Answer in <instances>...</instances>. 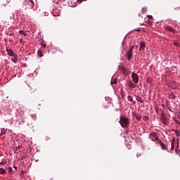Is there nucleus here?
Returning <instances> with one entry per match:
<instances>
[{"label": "nucleus", "mask_w": 180, "mask_h": 180, "mask_svg": "<svg viewBox=\"0 0 180 180\" xmlns=\"http://www.w3.org/2000/svg\"><path fill=\"white\" fill-rule=\"evenodd\" d=\"M119 123L121 124L122 127H129V124H130V121L129 120V118L121 116Z\"/></svg>", "instance_id": "1"}, {"label": "nucleus", "mask_w": 180, "mask_h": 180, "mask_svg": "<svg viewBox=\"0 0 180 180\" xmlns=\"http://www.w3.org/2000/svg\"><path fill=\"white\" fill-rule=\"evenodd\" d=\"M23 5L27 6L28 9H33V8H34V1H33V0H25Z\"/></svg>", "instance_id": "2"}, {"label": "nucleus", "mask_w": 180, "mask_h": 180, "mask_svg": "<svg viewBox=\"0 0 180 180\" xmlns=\"http://www.w3.org/2000/svg\"><path fill=\"white\" fill-rule=\"evenodd\" d=\"M149 139L151 140V141H156L158 144L160 141V139H158V134H157V132H151L149 134Z\"/></svg>", "instance_id": "3"}, {"label": "nucleus", "mask_w": 180, "mask_h": 180, "mask_svg": "<svg viewBox=\"0 0 180 180\" xmlns=\"http://www.w3.org/2000/svg\"><path fill=\"white\" fill-rule=\"evenodd\" d=\"M134 47H136V46H132L131 48L127 52V57L129 61H130L133 57V49H134Z\"/></svg>", "instance_id": "4"}, {"label": "nucleus", "mask_w": 180, "mask_h": 180, "mask_svg": "<svg viewBox=\"0 0 180 180\" xmlns=\"http://www.w3.org/2000/svg\"><path fill=\"white\" fill-rule=\"evenodd\" d=\"M132 81L134 84L139 83V75L134 72L131 73Z\"/></svg>", "instance_id": "5"}, {"label": "nucleus", "mask_w": 180, "mask_h": 180, "mask_svg": "<svg viewBox=\"0 0 180 180\" xmlns=\"http://www.w3.org/2000/svg\"><path fill=\"white\" fill-rule=\"evenodd\" d=\"M6 51L9 57H16L17 56V54L11 49H6Z\"/></svg>", "instance_id": "6"}, {"label": "nucleus", "mask_w": 180, "mask_h": 180, "mask_svg": "<svg viewBox=\"0 0 180 180\" xmlns=\"http://www.w3.org/2000/svg\"><path fill=\"white\" fill-rule=\"evenodd\" d=\"M144 49H146V42L141 41L139 44V50L140 51H144Z\"/></svg>", "instance_id": "7"}, {"label": "nucleus", "mask_w": 180, "mask_h": 180, "mask_svg": "<svg viewBox=\"0 0 180 180\" xmlns=\"http://www.w3.org/2000/svg\"><path fill=\"white\" fill-rule=\"evenodd\" d=\"M160 122L162 123V124H164V126H167V124H168V122H167V117H162L160 118Z\"/></svg>", "instance_id": "8"}, {"label": "nucleus", "mask_w": 180, "mask_h": 180, "mask_svg": "<svg viewBox=\"0 0 180 180\" xmlns=\"http://www.w3.org/2000/svg\"><path fill=\"white\" fill-rule=\"evenodd\" d=\"M165 29H166V30H169V32L175 33V30H174V28H172V27H171L169 25H165Z\"/></svg>", "instance_id": "9"}, {"label": "nucleus", "mask_w": 180, "mask_h": 180, "mask_svg": "<svg viewBox=\"0 0 180 180\" xmlns=\"http://www.w3.org/2000/svg\"><path fill=\"white\" fill-rule=\"evenodd\" d=\"M69 6L72 8H75V6H77V1L75 0H71L69 3Z\"/></svg>", "instance_id": "10"}, {"label": "nucleus", "mask_w": 180, "mask_h": 180, "mask_svg": "<svg viewBox=\"0 0 180 180\" xmlns=\"http://www.w3.org/2000/svg\"><path fill=\"white\" fill-rule=\"evenodd\" d=\"M129 88H131V89H133L136 86V83H134L133 82H131V80H130L129 82Z\"/></svg>", "instance_id": "11"}, {"label": "nucleus", "mask_w": 180, "mask_h": 180, "mask_svg": "<svg viewBox=\"0 0 180 180\" xmlns=\"http://www.w3.org/2000/svg\"><path fill=\"white\" fill-rule=\"evenodd\" d=\"M158 144H160V146L162 150H167V148H165V147H166V146H165V144H164V143L161 141V140L158 141Z\"/></svg>", "instance_id": "12"}, {"label": "nucleus", "mask_w": 180, "mask_h": 180, "mask_svg": "<svg viewBox=\"0 0 180 180\" xmlns=\"http://www.w3.org/2000/svg\"><path fill=\"white\" fill-rule=\"evenodd\" d=\"M175 143H176L175 139H173L172 140V143H171V150H174V149L175 148Z\"/></svg>", "instance_id": "13"}, {"label": "nucleus", "mask_w": 180, "mask_h": 180, "mask_svg": "<svg viewBox=\"0 0 180 180\" xmlns=\"http://www.w3.org/2000/svg\"><path fill=\"white\" fill-rule=\"evenodd\" d=\"M11 61L14 63V64H16V63H18V55L13 56V58H11Z\"/></svg>", "instance_id": "14"}, {"label": "nucleus", "mask_w": 180, "mask_h": 180, "mask_svg": "<svg viewBox=\"0 0 180 180\" xmlns=\"http://www.w3.org/2000/svg\"><path fill=\"white\" fill-rule=\"evenodd\" d=\"M127 99L129 102H132V105H136V101H133V97H131V96H128Z\"/></svg>", "instance_id": "15"}, {"label": "nucleus", "mask_w": 180, "mask_h": 180, "mask_svg": "<svg viewBox=\"0 0 180 180\" xmlns=\"http://www.w3.org/2000/svg\"><path fill=\"white\" fill-rule=\"evenodd\" d=\"M111 85H114L115 84H117V78H113L112 77L111 82H110Z\"/></svg>", "instance_id": "16"}, {"label": "nucleus", "mask_w": 180, "mask_h": 180, "mask_svg": "<svg viewBox=\"0 0 180 180\" xmlns=\"http://www.w3.org/2000/svg\"><path fill=\"white\" fill-rule=\"evenodd\" d=\"M6 174V169L0 167V175H5Z\"/></svg>", "instance_id": "17"}, {"label": "nucleus", "mask_w": 180, "mask_h": 180, "mask_svg": "<svg viewBox=\"0 0 180 180\" xmlns=\"http://www.w3.org/2000/svg\"><path fill=\"white\" fill-rule=\"evenodd\" d=\"M136 101L137 102H140V103H144V100H143V98H141L140 96H136Z\"/></svg>", "instance_id": "18"}, {"label": "nucleus", "mask_w": 180, "mask_h": 180, "mask_svg": "<svg viewBox=\"0 0 180 180\" xmlns=\"http://www.w3.org/2000/svg\"><path fill=\"white\" fill-rule=\"evenodd\" d=\"M37 54H38L39 57H43V56H44L43 54V51L41 49L38 50Z\"/></svg>", "instance_id": "19"}, {"label": "nucleus", "mask_w": 180, "mask_h": 180, "mask_svg": "<svg viewBox=\"0 0 180 180\" xmlns=\"http://www.w3.org/2000/svg\"><path fill=\"white\" fill-rule=\"evenodd\" d=\"M8 172H9V174H11V175H13V174L15 173V171H13V169L12 167H9Z\"/></svg>", "instance_id": "20"}, {"label": "nucleus", "mask_w": 180, "mask_h": 180, "mask_svg": "<svg viewBox=\"0 0 180 180\" xmlns=\"http://www.w3.org/2000/svg\"><path fill=\"white\" fill-rule=\"evenodd\" d=\"M20 34H22L23 36H27V34H26V32L23 30H20L19 31Z\"/></svg>", "instance_id": "21"}, {"label": "nucleus", "mask_w": 180, "mask_h": 180, "mask_svg": "<svg viewBox=\"0 0 180 180\" xmlns=\"http://www.w3.org/2000/svg\"><path fill=\"white\" fill-rule=\"evenodd\" d=\"M135 117L136 119V120L139 122L140 120H141V117L139 116V115H135Z\"/></svg>", "instance_id": "22"}, {"label": "nucleus", "mask_w": 180, "mask_h": 180, "mask_svg": "<svg viewBox=\"0 0 180 180\" xmlns=\"http://www.w3.org/2000/svg\"><path fill=\"white\" fill-rule=\"evenodd\" d=\"M176 143H177V147H176V149H175V151H176V150H178V147H179V139H176Z\"/></svg>", "instance_id": "23"}, {"label": "nucleus", "mask_w": 180, "mask_h": 180, "mask_svg": "<svg viewBox=\"0 0 180 180\" xmlns=\"http://www.w3.org/2000/svg\"><path fill=\"white\" fill-rule=\"evenodd\" d=\"M141 12H142V13H144V12H147V8L143 7V8L141 9Z\"/></svg>", "instance_id": "24"}, {"label": "nucleus", "mask_w": 180, "mask_h": 180, "mask_svg": "<svg viewBox=\"0 0 180 180\" xmlns=\"http://www.w3.org/2000/svg\"><path fill=\"white\" fill-rule=\"evenodd\" d=\"M175 134H176V136L177 137H180V131H175Z\"/></svg>", "instance_id": "25"}, {"label": "nucleus", "mask_w": 180, "mask_h": 180, "mask_svg": "<svg viewBox=\"0 0 180 180\" xmlns=\"http://www.w3.org/2000/svg\"><path fill=\"white\" fill-rule=\"evenodd\" d=\"M143 120H145L146 122L147 120H148V117L147 116H144L143 117Z\"/></svg>", "instance_id": "26"}, {"label": "nucleus", "mask_w": 180, "mask_h": 180, "mask_svg": "<svg viewBox=\"0 0 180 180\" xmlns=\"http://www.w3.org/2000/svg\"><path fill=\"white\" fill-rule=\"evenodd\" d=\"M44 16H49V13L48 12H44Z\"/></svg>", "instance_id": "27"}, {"label": "nucleus", "mask_w": 180, "mask_h": 180, "mask_svg": "<svg viewBox=\"0 0 180 180\" xmlns=\"http://www.w3.org/2000/svg\"><path fill=\"white\" fill-rule=\"evenodd\" d=\"M174 45L178 47V46H179V43H178V42H174Z\"/></svg>", "instance_id": "28"}, {"label": "nucleus", "mask_w": 180, "mask_h": 180, "mask_svg": "<svg viewBox=\"0 0 180 180\" xmlns=\"http://www.w3.org/2000/svg\"><path fill=\"white\" fill-rule=\"evenodd\" d=\"M147 17L148 18V19H153V15H147Z\"/></svg>", "instance_id": "29"}, {"label": "nucleus", "mask_w": 180, "mask_h": 180, "mask_svg": "<svg viewBox=\"0 0 180 180\" xmlns=\"http://www.w3.org/2000/svg\"><path fill=\"white\" fill-rule=\"evenodd\" d=\"M5 164H6V163H4V162H0V165H5Z\"/></svg>", "instance_id": "30"}, {"label": "nucleus", "mask_w": 180, "mask_h": 180, "mask_svg": "<svg viewBox=\"0 0 180 180\" xmlns=\"http://www.w3.org/2000/svg\"><path fill=\"white\" fill-rule=\"evenodd\" d=\"M13 168L15 169V171H16V169H18L17 167H13Z\"/></svg>", "instance_id": "31"}, {"label": "nucleus", "mask_w": 180, "mask_h": 180, "mask_svg": "<svg viewBox=\"0 0 180 180\" xmlns=\"http://www.w3.org/2000/svg\"><path fill=\"white\" fill-rule=\"evenodd\" d=\"M136 32H140V30L139 29H136Z\"/></svg>", "instance_id": "32"}, {"label": "nucleus", "mask_w": 180, "mask_h": 180, "mask_svg": "<svg viewBox=\"0 0 180 180\" xmlns=\"http://www.w3.org/2000/svg\"><path fill=\"white\" fill-rule=\"evenodd\" d=\"M12 34H13L11 33V34H9V36H12Z\"/></svg>", "instance_id": "33"}, {"label": "nucleus", "mask_w": 180, "mask_h": 180, "mask_svg": "<svg viewBox=\"0 0 180 180\" xmlns=\"http://www.w3.org/2000/svg\"><path fill=\"white\" fill-rule=\"evenodd\" d=\"M124 44V40H123V41H122V44Z\"/></svg>", "instance_id": "34"}, {"label": "nucleus", "mask_w": 180, "mask_h": 180, "mask_svg": "<svg viewBox=\"0 0 180 180\" xmlns=\"http://www.w3.org/2000/svg\"><path fill=\"white\" fill-rule=\"evenodd\" d=\"M139 155L140 156V155H136L137 157H139Z\"/></svg>", "instance_id": "35"}, {"label": "nucleus", "mask_w": 180, "mask_h": 180, "mask_svg": "<svg viewBox=\"0 0 180 180\" xmlns=\"http://www.w3.org/2000/svg\"><path fill=\"white\" fill-rule=\"evenodd\" d=\"M139 155L140 156V155H136L137 157H139Z\"/></svg>", "instance_id": "36"}, {"label": "nucleus", "mask_w": 180, "mask_h": 180, "mask_svg": "<svg viewBox=\"0 0 180 180\" xmlns=\"http://www.w3.org/2000/svg\"><path fill=\"white\" fill-rule=\"evenodd\" d=\"M139 155L140 156V155H136L137 157H139Z\"/></svg>", "instance_id": "37"}, {"label": "nucleus", "mask_w": 180, "mask_h": 180, "mask_svg": "<svg viewBox=\"0 0 180 180\" xmlns=\"http://www.w3.org/2000/svg\"><path fill=\"white\" fill-rule=\"evenodd\" d=\"M136 47L137 48V47H139V46H136Z\"/></svg>", "instance_id": "38"}]
</instances>
